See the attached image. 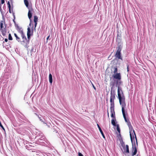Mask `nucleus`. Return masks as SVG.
Listing matches in <instances>:
<instances>
[{
	"label": "nucleus",
	"mask_w": 156,
	"mask_h": 156,
	"mask_svg": "<svg viewBox=\"0 0 156 156\" xmlns=\"http://www.w3.org/2000/svg\"><path fill=\"white\" fill-rule=\"evenodd\" d=\"M33 11V9L31 8L30 9H29L28 13V16L29 19L30 20V21L31 20V18L32 16V12Z\"/></svg>",
	"instance_id": "9b49d317"
},
{
	"label": "nucleus",
	"mask_w": 156,
	"mask_h": 156,
	"mask_svg": "<svg viewBox=\"0 0 156 156\" xmlns=\"http://www.w3.org/2000/svg\"><path fill=\"white\" fill-rule=\"evenodd\" d=\"M114 70L113 72V74L112 76L113 77V80H112L110 82V84L111 86V88H113L115 86V83L116 84L119 85L121 84L122 82L121 81V73H117L118 69L116 67L114 68Z\"/></svg>",
	"instance_id": "f03ea898"
},
{
	"label": "nucleus",
	"mask_w": 156,
	"mask_h": 156,
	"mask_svg": "<svg viewBox=\"0 0 156 156\" xmlns=\"http://www.w3.org/2000/svg\"><path fill=\"white\" fill-rule=\"evenodd\" d=\"M24 2L26 6L27 7H28L29 2L28 0H24Z\"/></svg>",
	"instance_id": "f3484780"
},
{
	"label": "nucleus",
	"mask_w": 156,
	"mask_h": 156,
	"mask_svg": "<svg viewBox=\"0 0 156 156\" xmlns=\"http://www.w3.org/2000/svg\"><path fill=\"white\" fill-rule=\"evenodd\" d=\"M15 26L18 32L23 31L22 28L20 27L18 24H16L15 22Z\"/></svg>",
	"instance_id": "f8f14e48"
},
{
	"label": "nucleus",
	"mask_w": 156,
	"mask_h": 156,
	"mask_svg": "<svg viewBox=\"0 0 156 156\" xmlns=\"http://www.w3.org/2000/svg\"><path fill=\"white\" fill-rule=\"evenodd\" d=\"M38 21V17H37L36 16H34V27L35 29L36 27L37 26V22Z\"/></svg>",
	"instance_id": "4468645a"
},
{
	"label": "nucleus",
	"mask_w": 156,
	"mask_h": 156,
	"mask_svg": "<svg viewBox=\"0 0 156 156\" xmlns=\"http://www.w3.org/2000/svg\"><path fill=\"white\" fill-rule=\"evenodd\" d=\"M111 123L113 126H116V123H115V121L114 119H112V120Z\"/></svg>",
	"instance_id": "6ab92c4d"
},
{
	"label": "nucleus",
	"mask_w": 156,
	"mask_h": 156,
	"mask_svg": "<svg viewBox=\"0 0 156 156\" xmlns=\"http://www.w3.org/2000/svg\"><path fill=\"white\" fill-rule=\"evenodd\" d=\"M21 44L25 47H27V45L29 43V40H23L22 41H21Z\"/></svg>",
	"instance_id": "6e6552de"
},
{
	"label": "nucleus",
	"mask_w": 156,
	"mask_h": 156,
	"mask_svg": "<svg viewBox=\"0 0 156 156\" xmlns=\"http://www.w3.org/2000/svg\"><path fill=\"white\" fill-rule=\"evenodd\" d=\"M10 41L8 40H5V41H3V45L4 46H8L10 45Z\"/></svg>",
	"instance_id": "ddd939ff"
},
{
	"label": "nucleus",
	"mask_w": 156,
	"mask_h": 156,
	"mask_svg": "<svg viewBox=\"0 0 156 156\" xmlns=\"http://www.w3.org/2000/svg\"><path fill=\"white\" fill-rule=\"evenodd\" d=\"M33 31L32 32L31 31L30 29V27H29L27 28V36L28 39H29L30 36L33 34Z\"/></svg>",
	"instance_id": "9d476101"
},
{
	"label": "nucleus",
	"mask_w": 156,
	"mask_h": 156,
	"mask_svg": "<svg viewBox=\"0 0 156 156\" xmlns=\"http://www.w3.org/2000/svg\"><path fill=\"white\" fill-rule=\"evenodd\" d=\"M123 151H122L124 153H129V146L126 145V146L124 145L122 146Z\"/></svg>",
	"instance_id": "0eeeda50"
},
{
	"label": "nucleus",
	"mask_w": 156,
	"mask_h": 156,
	"mask_svg": "<svg viewBox=\"0 0 156 156\" xmlns=\"http://www.w3.org/2000/svg\"><path fill=\"white\" fill-rule=\"evenodd\" d=\"M78 156H83V155L81 153L78 152Z\"/></svg>",
	"instance_id": "5701e85b"
},
{
	"label": "nucleus",
	"mask_w": 156,
	"mask_h": 156,
	"mask_svg": "<svg viewBox=\"0 0 156 156\" xmlns=\"http://www.w3.org/2000/svg\"><path fill=\"white\" fill-rule=\"evenodd\" d=\"M14 35L16 37V39H20L19 37L18 36V35H17L16 34L14 33Z\"/></svg>",
	"instance_id": "412c9836"
},
{
	"label": "nucleus",
	"mask_w": 156,
	"mask_h": 156,
	"mask_svg": "<svg viewBox=\"0 0 156 156\" xmlns=\"http://www.w3.org/2000/svg\"><path fill=\"white\" fill-rule=\"evenodd\" d=\"M93 85V87H94V89H95V87H94V85Z\"/></svg>",
	"instance_id": "7c9ffc66"
},
{
	"label": "nucleus",
	"mask_w": 156,
	"mask_h": 156,
	"mask_svg": "<svg viewBox=\"0 0 156 156\" xmlns=\"http://www.w3.org/2000/svg\"><path fill=\"white\" fill-rule=\"evenodd\" d=\"M122 47V44L121 43H119L118 46L117 47V51L115 55V56L118 59L122 60L121 55V51Z\"/></svg>",
	"instance_id": "39448f33"
},
{
	"label": "nucleus",
	"mask_w": 156,
	"mask_h": 156,
	"mask_svg": "<svg viewBox=\"0 0 156 156\" xmlns=\"http://www.w3.org/2000/svg\"><path fill=\"white\" fill-rule=\"evenodd\" d=\"M8 39H12V37L11 35L10 34H9V38Z\"/></svg>",
	"instance_id": "4be33fe9"
},
{
	"label": "nucleus",
	"mask_w": 156,
	"mask_h": 156,
	"mask_svg": "<svg viewBox=\"0 0 156 156\" xmlns=\"http://www.w3.org/2000/svg\"><path fill=\"white\" fill-rule=\"evenodd\" d=\"M50 36H48L47 38L46 39H48L49 37Z\"/></svg>",
	"instance_id": "c85d7f7f"
},
{
	"label": "nucleus",
	"mask_w": 156,
	"mask_h": 156,
	"mask_svg": "<svg viewBox=\"0 0 156 156\" xmlns=\"http://www.w3.org/2000/svg\"><path fill=\"white\" fill-rule=\"evenodd\" d=\"M1 4H4V3H5V1L4 0H1Z\"/></svg>",
	"instance_id": "a878e982"
},
{
	"label": "nucleus",
	"mask_w": 156,
	"mask_h": 156,
	"mask_svg": "<svg viewBox=\"0 0 156 156\" xmlns=\"http://www.w3.org/2000/svg\"><path fill=\"white\" fill-rule=\"evenodd\" d=\"M5 24V22L4 19L3 20L0 21V31L2 32V34H4V33H6L5 31L6 29L5 27H4V25Z\"/></svg>",
	"instance_id": "423d86ee"
},
{
	"label": "nucleus",
	"mask_w": 156,
	"mask_h": 156,
	"mask_svg": "<svg viewBox=\"0 0 156 156\" xmlns=\"http://www.w3.org/2000/svg\"><path fill=\"white\" fill-rule=\"evenodd\" d=\"M19 33L18 36L20 38L21 37L22 39H27L26 37L25 36L23 31L18 32Z\"/></svg>",
	"instance_id": "1a4fd4ad"
},
{
	"label": "nucleus",
	"mask_w": 156,
	"mask_h": 156,
	"mask_svg": "<svg viewBox=\"0 0 156 156\" xmlns=\"http://www.w3.org/2000/svg\"><path fill=\"white\" fill-rule=\"evenodd\" d=\"M7 5H8V7L9 8V12L10 13H11V5H10V2H8L7 3Z\"/></svg>",
	"instance_id": "a211bd4d"
},
{
	"label": "nucleus",
	"mask_w": 156,
	"mask_h": 156,
	"mask_svg": "<svg viewBox=\"0 0 156 156\" xmlns=\"http://www.w3.org/2000/svg\"><path fill=\"white\" fill-rule=\"evenodd\" d=\"M129 66L128 65H127V71L128 72L129 71Z\"/></svg>",
	"instance_id": "bb28decb"
},
{
	"label": "nucleus",
	"mask_w": 156,
	"mask_h": 156,
	"mask_svg": "<svg viewBox=\"0 0 156 156\" xmlns=\"http://www.w3.org/2000/svg\"><path fill=\"white\" fill-rule=\"evenodd\" d=\"M117 130L119 133H120V129L119 126L118 125H117Z\"/></svg>",
	"instance_id": "aec40b11"
},
{
	"label": "nucleus",
	"mask_w": 156,
	"mask_h": 156,
	"mask_svg": "<svg viewBox=\"0 0 156 156\" xmlns=\"http://www.w3.org/2000/svg\"><path fill=\"white\" fill-rule=\"evenodd\" d=\"M25 119H26V118H25L24 119H24V120H25Z\"/></svg>",
	"instance_id": "2f4dec72"
},
{
	"label": "nucleus",
	"mask_w": 156,
	"mask_h": 156,
	"mask_svg": "<svg viewBox=\"0 0 156 156\" xmlns=\"http://www.w3.org/2000/svg\"><path fill=\"white\" fill-rule=\"evenodd\" d=\"M29 25H30H30H31L30 23V24H29Z\"/></svg>",
	"instance_id": "473e14b6"
},
{
	"label": "nucleus",
	"mask_w": 156,
	"mask_h": 156,
	"mask_svg": "<svg viewBox=\"0 0 156 156\" xmlns=\"http://www.w3.org/2000/svg\"><path fill=\"white\" fill-rule=\"evenodd\" d=\"M38 117L41 121L42 122L43 121H42V119H41V118L40 117H39V116H38Z\"/></svg>",
	"instance_id": "cd10ccee"
},
{
	"label": "nucleus",
	"mask_w": 156,
	"mask_h": 156,
	"mask_svg": "<svg viewBox=\"0 0 156 156\" xmlns=\"http://www.w3.org/2000/svg\"><path fill=\"white\" fill-rule=\"evenodd\" d=\"M130 138L132 144V151L131 152V155L133 156L135 155L137 152V147L138 146L136 137L134 130L133 132H130Z\"/></svg>",
	"instance_id": "7ed1b4c3"
},
{
	"label": "nucleus",
	"mask_w": 156,
	"mask_h": 156,
	"mask_svg": "<svg viewBox=\"0 0 156 156\" xmlns=\"http://www.w3.org/2000/svg\"><path fill=\"white\" fill-rule=\"evenodd\" d=\"M115 98V94L114 91H111L110 97V110L111 113V117L113 119H115V112L114 110V100Z\"/></svg>",
	"instance_id": "20e7f679"
},
{
	"label": "nucleus",
	"mask_w": 156,
	"mask_h": 156,
	"mask_svg": "<svg viewBox=\"0 0 156 156\" xmlns=\"http://www.w3.org/2000/svg\"><path fill=\"white\" fill-rule=\"evenodd\" d=\"M108 116H109V113H108Z\"/></svg>",
	"instance_id": "c756f323"
},
{
	"label": "nucleus",
	"mask_w": 156,
	"mask_h": 156,
	"mask_svg": "<svg viewBox=\"0 0 156 156\" xmlns=\"http://www.w3.org/2000/svg\"><path fill=\"white\" fill-rule=\"evenodd\" d=\"M121 91L122 92V90L119 87H118V97L119 100V102L120 105H122V110L123 115V118L125 119V121L127 123V124L128 125L129 129L131 128V130L130 131V132H131V131L133 132V130H134L133 129V127L131 125V123L128 119H127L126 118V115L125 112L124 108L125 107L126 104L125 101V97L124 96L122 97L121 96V94L120 93V91Z\"/></svg>",
	"instance_id": "f257e3e1"
},
{
	"label": "nucleus",
	"mask_w": 156,
	"mask_h": 156,
	"mask_svg": "<svg viewBox=\"0 0 156 156\" xmlns=\"http://www.w3.org/2000/svg\"><path fill=\"white\" fill-rule=\"evenodd\" d=\"M49 81L50 83H52V77L51 74H50L49 76Z\"/></svg>",
	"instance_id": "dca6fc26"
},
{
	"label": "nucleus",
	"mask_w": 156,
	"mask_h": 156,
	"mask_svg": "<svg viewBox=\"0 0 156 156\" xmlns=\"http://www.w3.org/2000/svg\"><path fill=\"white\" fill-rule=\"evenodd\" d=\"M97 125L102 135V136L105 139V136L101 127H100V126H99V125L98 124H97Z\"/></svg>",
	"instance_id": "2eb2a0df"
},
{
	"label": "nucleus",
	"mask_w": 156,
	"mask_h": 156,
	"mask_svg": "<svg viewBox=\"0 0 156 156\" xmlns=\"http://www.w3.org/2000/svg\"><path fill=\"white\" fill-rule=\"evenodd\" d=\"M0 126L4 130H5V129H4V127H3V126L2 125V124L1 123L0 124Z\"/></svg>",
	"instance_id": "393cba45"
},
{
	"label": "nucleus",
	"mask_w": 156,
	"mask_h": 156,
	"mask_svg": "<svg viewBox=\"0 0 156 156\" xmlns=\"http://www.w3.org/2000/svg\"><path fill=\"white\" fill-rule=\"evenodd\" d=\"M0 126L4 130H5V129H4V127H3V126L2 125V124L1 123L0 124Z\"/></svg>",
	"instance_id": "b1692460"
}]
</instances>
